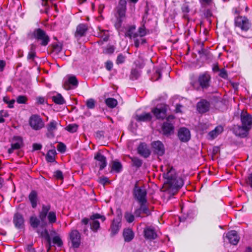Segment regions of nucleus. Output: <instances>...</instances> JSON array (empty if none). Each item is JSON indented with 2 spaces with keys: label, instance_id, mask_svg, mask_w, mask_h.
Masks as SVG:
<instances>
[{
  "label": "nucleus",
  "instance_id": "obj_1",
  "mask_svg": "<svg viewBox=\"0 0 252 252\" xmlns=\"http://www.w3.org/2000/svg\"><path fill=\"white\" fill-rule=\"evenodd\" d=\"M126 1L121 0L116 7V12L115 15L116 21L114 26L118 32L119 34H124L125 37L130 39L138 37V34L135 32L136 26L134 25L122 26V23L126 19Z\"/></svg>",
  "mask_w": 252,
  "mask_h": 252
},
{
  "label": "nucleus",
  "instance_id": "obj_2",
  "mask_svg": "<svg viewBox=\"0 0 252 252\" xmlns=\"http://www.w3.org/2000/svg\"><path fill=\"white\" fill-rule=\"evenodd\" d=\"M161 169L163 172V177L166 179L163 186L164 190L173 195L175 194L183 186V180L177 176L175 170L172 166L169 165L161 166Z\"/></svg>",
  "mask_w": 252,
  "mask_h": 252
},
{
  "label": "nucleus",
  "instance_id": "obj_3",
  "mask_svg": "<svg viewBox=\"0 0 252 252\" xmlns=\"http://www.w3.org/2000/svg\"><path fill=\"white\" fill-rule=\"evenodd\" d=\"M241 126H234L233 133L242 138L246 137L252 128V116L246 111H242L240 114Z\"/></svg>",
  "mask_w": 252,
  "mask_h": 252
},
{
  "label": "nucleus",
  "instance_id": "obj_4",
  "mask_svg": "<svg viewBox=\"0 0 252 252\" xmlns=\"http://www.w3.org/2000/svg\"><path fill=\"white\" fill-rule=\"evenodd\" d=\"M211 77L210 74L205 72L199 75L197 79L192 81L190 84L192 87L196 90L207 89L210 86Z\"/></svg>",
  "mask_w": 252,
  "mask_h": 252
},
{
  "label": "nucleus",
  "instance_id": "obj_5",
  "mask_svg": "<svg viewBox=\"0 0 252 252\" xmlns=\"http://www.w3.org/2000/svg\"><path fill=\"white\" fill-rule=\"evenodd\" d=\"M50 210V205H43L42 209L41 211L39 212V218L41 220L42 227H44L46 225V219L47 216L50 223L53 224L56 221L57 218L56 213L53 211L49 212Z\"/></svg>",
  "mask_w": 252,
  "mask_h": 252
},
{
  "label": "nucleus",
  "instance_id": "obj_6",
  "mask_svg": "<svg viewBox=\"0 0 252 252\" xmlns=\"http://www.w3.org/2000/svg\"><path fill=\"white\" fill-rule=\"evenodd\" d=\"M32 36L42 46H47L50 40L46 32L40 28L35 29L32 33Z\"/></svg>",
  "mask_w": 252,
  "mask_h": 252
},
{
  "label": "nucleus",
  "instance_id": "obj_7",
  "mask_svg": "<svg viewBox=\"0 0 252 252\" xmlns=\"http://www.w3.org/2000/svg\"><path fill=\"white\" fill-rule=\"evenodd\" d=\"M234 24L236 28L242 32H247L251 26L249 20L245 16H238L235 18Z\"/></svg>",
  "mask_w": 252,
  "mask_h": 252
},
{
  "label": "nucleus",
  "instance_id": "obj_8",
  "mask_svg": "<svg viewBox=\"0 0 252 252\" xmlns=\"http://www.w3.org/2000/svg\"><path fill=\"white\" fill-rule=\"evenodd\" d=\"M30 126L35 130H38L44 126V123L40 116L36 114L32 115L29 119Z\"/></svg>",
  "mask_w": 252,
  "mask_h": 252
},
{
  "label": "nucleus",
  "instance_id": "obj_9",
  "mask_svg": "<svg viewBox=\"0 0 252 252\" xmlns=\"http://www.w3.org/2000/svg\"><path fill=\"white\" fill-rule=\"evenodd\" d=\"M147 191L144 188L135 186L133 189V195L138 203L147 202Z\"/></svg>",
  "mask_w": 252,
  "mask_h": 252
},
{
  "label": "nucleus",
  "instance_id": "obj_10",
  "mask_svg": "<svg viewBox=\"0 0 252 252\" xmlns=\"http://www.w3.org/2000/svg\"><path fill=\"white\" fill-rule=\"evenodd\" d=\"M139 207L134 211V215L136 217H145L149 216L151 214V211L147 202L139 203Z\"/></svg>",
  "mask_w": 252,
  "mask_h": 252
},
{
  "label": "nucleus",
  "instance_id": "obj_11",
  "mask_svg": "<svg viewBox=\"0 0 252 252\" xmlns=\"http://www.w3.org/2000/svg\"><path fill=\"white\" fill-rule=\"evenodd\" d=\"M78 85V81L74 76H68L67 79L63 83V88L66 90L75 89Z\"/></svg>",
  "mask_w": 252,
  "mask_h": 252
},
{
  "label": "nucleus",
  "instance_id": "obj_12",
  "mask_svg": "<svg viewBox=\"0 0 252 252\" xmlns=\"http://www.w3.org/2000/svg\"><path fill=\"white\" fill-rule=\"evenodd\" d=\"M69 238L74 248H78L80 244V234L77 230H72L69 234Z\"/></svg>",
  "mask_w": 252,
  "mask_h": 252
},
{
  "label": "nucleus",
  "instance_id": "obj_13",
  "mask_svg": "<svg viewBox=\"0 0 252 252\" xmlns=\"http://www.w3.org/2000/svg\"><path fill=\"white\" fill-rule=\"evenodd\" d=\"M154 152L158 156H162L165 153L164 145L159 141H154L152 143Z\"/></svg>",
  "mask_w": 252,
  "mask_h": 252
},
{
  "label": "nucleus",
  "instance_id": "obj_14",
  "mask_svg": "<svg viewBox=\"0 0 252 252\" xmlns=\"http://www.w3.org/2000/svg\"><path fill=\"white\" fill-rule=\"evenodd\" d=\"M144 236L146 239L152 240L157 237V233L153 226H147L144 230Z\"/></svg>",
  "mask_w": 252,
  "mask_h": 252
},
{
  "label": "nucleus",
  "instance_id": "obj_15",
  "mask_svg": "<svg viewBox=\"0 0 252 252\" xmlns=\"http://www.w3.org/2000/svg\"><path fill=\"white\" fill-rule=\"evenodd\" d=\"M94 159L98 162V165L99 166V170H103L107 166V160L106 157L101 153H96L94 157Z\"/></svg>",
  "mask_w": 252,
  "mask_h": 252
},
{
  "label": "nucleus",
  "instance_id": "obj_16",
  "mask_svg": "<svg viewBox=\"0 0 252 252\" xmlns=\"http://www.w3.org/2000/svg\"><path fill=\"white\" fill-rule=\"evenodd\" d=\"M58 123L55 120H52L47 125V135L48 137L52 138L55 136V132L57 130Z\"/></svg>",
  "mask_w": 252,
  "mask_h": 252
},
{
  "label": "nucleus",
  "instance_id": "obj_17",
  "mask_svg": "<svg viewBox=\"0 0 252 252\" xmlns=\"http://www.w3.org/2000/svg\"><path fill=\"white\" fill-rule=\"evenodd\" d=\"M13 140V142L11 144V147L8 150V152L10 154H12L14 150L20 149L23 144L22 138L20 136H14Z\"/></svg>",
  "mask_w": 252,
  "mask_h": 252
},
{
  "label": "nucleus",
  "instance_id": "obj_18",
  "mask_svg": "<svg viewBox=\"0 0 252 252\" xmlns=\"http://www.w3.org/2000/svg\"><path fill=\"white\" fill-rule=\"evenodd\" d=\"M178 137L183 142L188 141L190 138L189 130L186 127L180 128L178 131Z\"/></svg>",
  "mask_w": 252,
  "mask_h": 252
},
{
  "label": "nucleus",
  "instance_id": "obj_19",
  "mask_svg": "<svg viewBox=\"0 0 252 252\" xmlns=\"http://www.w3.org/2000/svg\"><path fill=\"white\" fill-rule=\"evenodd\" d=\"M226 238L229 243L234 245H237L240 239L237 232L235 230L229 231L226 234Z\"/></svg>",
  "mask_w": 252,
  "mask_h": 252
},
{
  "label": "nucleus",
  "instance_id": "obj_20",
  "mask_svg": "<svg viewBox=\"0 0 252 252\" xmlns=\"http://www.w3.org/2000/svg\"><path fill=\"white\" fill-rule=\"evenodd\" d=\"M174 126L172 124L169 123L168 121L163 123L162 126V131L163 134L165 135H170L174 132Z\"/></svg>",
  "mask_w": 252,
  "mask_h": 252
},
{
  "label": "nucleus",
  "instance_id": "obj_21",
  "mask_svg": "<svg viewBox=\"0 0 252 252\" xmlns=\"http://www.w3.org/2000/svg\"><path fill=\"white\" fill-rule=\"evenodd\" d=\"M137 151L138 154L144 158L149 157L151 154L150 150L148 149L147 144L144 143L139 144Z\"/></svg>",
  "mask_w": 252,
  "mask_h": 252
},
{
  "label": "nucleus",
  "instance_id": "obj_22",
  "mask_svg": "<svg viewBox=\"0 0 252 252\" xmlns=\"http://www.w3.org/2000/svg\"><path fill=\"white\" fill-rule=\"evenodd\" d=\"M210 103L205 100H202L197 104V109L200 113H204L209 110Z\"/></svg>",
  "mask_w": 252,
  "mask_h": 252
},
{
  "label": "nucleus",
  "instance_id": "obj_23",
  "mask_svg": "<svg viewBox=\"0 0 252 252\" xmlns=\"http://www.w3.org/2000/svg\"><path fill=\"white\" fill-rule=\"evenodd\" d=\"M13 223L17 228H22L24 226V220L22 215L17 213L13 217Z\"/></svg>",
  "mask_w": 252,
  "mask_h": 252
},
{
  "label": "nucleus",
  "instance_id": "obj_24",
  "mask_svg": "<svg viewBox=\"0 0 252 252\" xmlns=\"http://www.w3.org/2000/svg\"><path fill=\"white\" fill-rule=\"evenodd\" d=\"M152 112L155 116L158 119H163L166 116V109L163 107H156L152 110Z\"/></svg>",
  "mask_w": 252,
  "mask_h": 252
},
{
  "label": "nucleus",
  "instance_id": "obj_25",
  "mask_svg": "<svg viewBox=\"0 0 252 252\" xmlns=\"http://www.w3.org/2000/svg\"><path fill=\"white\" fill-rule=\"evenodd\" d=\"M152 118V115L150 113H144L140 115H136L135 120L138 122H150Z\"/></svg>",
  "mask_w": 252,
  "mask_h": 252
},
{
  "label": "nucleus",
  "instance_id": "obj_26",
  "mask_svg": "<svg viewBox=\"0 0 252 252\" xmlns=\"http://www.w3.org/2000/svg\"><path fill=\"white\" fill-rule=\"evenodd\" d=\"M88 30V27L86 25L82 24L79 25L77 27L75 32V36L77 37H81L84 36Z\"/></svg>",
  "mask_w": 252,
  "mask_h": 252
},
{
  "label": "nucleus",
  "instance_id": "obj_27",
  "mask_svg": "<svg viewBox=\"0 0 252 252\" xmlns=\"http://www.w3.org/2000/svg\"><path fill=\"white\" fill-rule=\"evenodd\" d=\"M29 200L32 204V207L35 208L37 206V194L35 190H32L29 195Z\"/></svg>",
  "mask_w": 252,
  "mask_h": 252
},
{
  "label": "nucleus",
  "instance_id": "obj_28",
  "mask_svg": "<svg viewBox=\"0 0 252 252\" xmlns=\"http://www.w3.org/2000/svg\"><path fill=\"white\" fill-rule=\"evenodd\" d=\"M223 130V127L221 126H218L209 133V135L212 139H214L220 134Z\"/></svg>",
  "mask_w": 252,
  "mask_h": 252
},
{
  "label": "nucleus",
  "instance_id": "obj_29",
  "mask_svg": "<svg viewBox=\"0 0 252 252\" xmlns=\"http://www.w3.org/2000/svg\"><path fill=\"white\" fill-rule=\"evenodd\" d=\"M123 236L125 241L130 242L134 237V233L130 228L126 229L124 230Z\"/></svg>",
  "mask_w": 252,
  "mask_h": 252
},
{
  "label": "nucleus",
  "instance_id": "obj_30",
  "mask_svg": "<svg viewBox=\"0 0 252 252\" xmlns=\"http://www.w3.org/2000/svg\"><path fill=\"white\" fill-rule=\"evenodd\" d=\"M37 232L38 233L40 234V236L42 237H45L47 244V252H49L51 248V239L50 238V236L48 234L47 230L45 229L44 230H43L42 232H40L39 231H37Z\"/></svg>",
  "mask_w": 252,
  "mask_h": 252
},
{
  "label": "nucleus",
  "instance_id": "obj_31",
  "mask_svg": "<svg viewBox=\"0 0 252 252\" xmlns=\"http://www.w3.org/2000/svg\"><path fill=\"white\" fill-rule=\"evenodd\" d=\"M123 168L122 164L117 160L112 161L111 170L117 173L120 172Z\"/></svg>",
  "mask_w": 252,
  "mask_h": 252
},
{
  "label": "nucleus",
  "instance_id": "obj_32",
  "mask_svg": "<svg viewBox=\"0 0 252 252\" xmlns=\"http://www.w3.org/2000/svg\"><path fill=\"white\" fill-rule=\"evenodd\" d=\"M52 99L57 104L63 105L65 103L64 99L60 94H57L56 95L53 96Z\"/></svg>",
  "mask_w": 252,
  "mask_h": 252
},
{
  "label": "nucleus",
  "instance_id": "obj_33",
  "mask_svg": "<svg viewBox=\"0 0 252 252\" xmlns=\"http://www.w3.org/2000/svg\"><path fill=\"white\" fill-rule=\"evenodd\" d=\"M120 226V222H116L114 220L113 221L110 228L111 233L112 236L116 234L118 232Z\"/></svg>",
  "mask_w": 252,
  "mask_h": 252
},
{
  "label": "nucleus",
  "instance_id": "obj_34",
  "mask_svg": "<svg viewBox=\"0 0 252 252\" xmlns=\"http://www.w3.org/2000/svg\"><path fill=\"white\" fill-rule=\"evenodd\" d=\"M30 222L31 225L33 228H37L41 224V220L35 216H32L30 218Z\"/></svg>",
  "mask_w": 252,
  "mask_h": 252
},
{
  "label": "nucleus",
  "instance_id": "obj_35",
  "mask_svg": "<svg viewBox=\"0 0 252 252\" xmlns=\"http://www.w3.org/2000/svg\"><path fill=\"white\" fill-rule=\"evenodd\" d=\"M56 152L55 150H49L46 156V159L49 162H53L55 160V157Z\"/></svg>",
  "mask_w": 252,
  "mask_h": 252
},
{
  "label": "nucleus",
  "instance_id": "obj_36",
  "mask_svg": "<svg viewBox=\"0 0 252 252\" xmlns=\"http://www.w3.org/2000/svg\"><path fill=\"white\" fill-rule=\"evenodd\" d=\"M98 32V36L103 39V41H106L109 38V34L108 31L100 30Z\"/></svg>",
  "mask_w": 252,
  "mask_h": 252
},
{
  "label": "nucleus",
  "instance_id": "obj_37",
  "mask_svg": "<svg viewBox=\"0 0 252 252\" xmlns=\"http://www.w3.org/2000/svg\"><path fill=\"white\" fill-rule=\"evenodd\" d=\"M90 223L91 229L94 232H96L100 228V223L98 220H91Z\"/></svg>",
  "mask_w": 252,
  "mask_h": 252
},
{
  "label": "nucleus",
  "instance_id": "obj_38",
  "mask_svg": "<svg viewBox=\"0 0 252 252\" xmlns=\"http://www.w3.org/2000/svg\"><path fill=\"white\" fill-rule=\"evenodd\" d=\"M106 104L110 108L115 107L117 104V101L113 98H108L105 99Z\"/></svg>",
  "mask_w": 252,
  "mask_h": 252
},
{
  "label": "nucleus",
  "instance_id": "obj_39",
  "mask_svg": "<svg viewBox=\"0 0 252 252\" xmlns=\"http://www.w3.org/2000/svg\"><path fill=\"white\" fill-rule=\"evenodd\" d=\"M134 40V46L138 48L140 45H142L146 42V40L142 36H138V37L133 38Z\"/></svg>",
  "mask_w": 252,
  "mask_h": 252
},
{
  "label": "nucleus",
  "instance_id": "obj_40",
  "mask_svg": "<svg viewBox=\"0 0 252 252\" xmlns=\"http://www.w3.org/2000/svg\"><path fill=\"white\" fill-rule=\"evenodd\" d=\"M182 11L183 13H184V14L183 15V18L186 19H189V16L188 15V13L189 11V5L187 3H184L183 4L182 6Z\"/></svg>",
  "mask_w": 252,
  "mask_h": 252
},
{
  "label": "nucleus",
  "instance_id": "obj_41",
  "mask_svg": "<svg viewBox=\"0 0 252 252\" xmlns=\"http://www.w3.org/2000/svg\"><path fill=\"white\" fill-rule=\"evenodd\" d=\"M140 75V71L137 69H132L131 71L130 78L132 80H136Z\"/></svg>",
  "mask_w": 252,
  "mask_h": 252
},
{
  "label": "nucleus",
  "instance_id": "obj_42",
  "mask_svg": "<svg viewBox=\"0 0 252 252\" xmlns=\"http://www.w3.org/2000/svg\"><path fill=\"white\" fill-rule=\"evenodd\" d=\"M131 161L132 162V165L139 168L141 166L142 164V161L138 158L133 157L130 158Z\"/></svg>",
  "mask_w": 252,
  "mask_h": 252
},
{
  "label": "nucleus",
  "instance_id": "obj_43",
  "mask_svg": "<svg viewBox=\"0 0 252 252\" xmlns=\"http://www.w3.org/2000/svg\"><path fill=\"white\" fill-rule=\"evenodd\" d=\"M96 102L93 98H90L87 100L86 105L89 109H93L95 106Z\"/></svg>",
  "mask_w": 252,
  "mask_h": 252
},
{
  "label": "nucleus",
  "instance_id": "obj_44",
  "mask_svg": "<svg viewBox=\"0 0 252 252\" xmlns=\"http://www.w3.org/2000/svg\"><path fill=\"white\" fill-rule=\"evenodd\" d=\"M96 219H100L103 222L106 220V218L104 216H102L97 213L94 214L90 217V220H97Z\"/></svg>",
  "mask_w": 252,
  "mask_h": 252
},
{
  "label": "nucleus",
  "instance_id": "obj_45",
  "mask_svg": "<svg viewBox=\"0 0 252 252\" xmlns=\"http://www.w3.org/2000/svg\"><path fill=\"white\" fill-rule=\"evenodd\" d=\"M78 129V126L76 124H70L66 127V129L70 132H75Z\"/></svg>",
  "mask_w": 252,
  "mask_h": 252
},
{
  "label": "nucleus",
  "instance_id": "obj_46",
  "mask_svg": "<svg viewBox=\"0 0 252 252\" xmlns=\"http://www.w3.org/2000/svg\"><path fill=\"white\" fill-rule=\"evenodd\" d=\"M125 218L128 223H131L134 220V216L130 213L126 212L125 214Z\"/></svg>",
  "mask_w": 252,
  "mask_h": 252
},
{
  "label": "nucleus",
  "instance_id": "obj_47",
  "mask_svg": "<svg viewBox=\"0 0 252 252\" xmlns=\"http://www.w3.org/2000/svg\"><path fill=\"white\" fill-rule=\"evenodd\" d=\"M3 99V101L8 104L9 108H12L14 107V104L15 102L14 99L9 100L8 97H4Z\"/></svg>",
  "mask_w": 252,
  "mask_h": 252
},
{
  "label": "nucleus",
  "instance_id": "obj_48",
  "mask_svg": "<svg viewBox=\"0 0 252 252\" xmlns=\"http://www.w3.org/2000/svg\"><path fill=\"white\" fill-rule=\"evenodd\" d=\"M27 100L28 98L25 95H19L16 99L17 102L19 104H26Z\"/></svg>",
  "mask_w": 252,
  "mask_h": 252
},
{
  "label": "nucleus",
  "instance_id": "obj_49",
  "mask_svg": "<svg viewBox=\"0 0 252 252\" xmlns=\"http://www.w3.org/2000/svg\"><path fill=\"white\" fill-rule=\"evenodd\" d=\"M126 59V56L123 55L122 54H120L117 57L116 60V63L118 64L123 63L125 62Z\"/></svg>",
  "mask_w": 252,
  "mask_h": 252
},
{
  "label": "nucleus",
  "instance_id": "obj_50",
  "mask_svg": "<svg viewBox=\"0 0 252 252\" xmlns=\"http://www.w3.org/2000/svg\"><path fill=\"white\" fill-rule=\"evenodd\" d=\"M138 36L143 37L147 34L146 29L144 25L139 27L138 31Z\"/></svg>",
  "mask_w": 252,
  "mask_h": 252
},
{
  "label": "nucleus",
  "instance_id": "obj_51",
  "mask_svg": "<svg viewBox=\"0 0 252 252\" xmlns=\"http://www.w3.org/2000/svg\"><path fill=\"white\" fill-rule=\"evenodd\" d=\"M53 243L57 245L58 247H61L63 245V242L61 238L58 236H56L53 238Z\"/></svg>",
  "mask_w": 252,
  "mask_h": 252
},
{
  "label": "nucleus",
  "instance_id": "obj_52",
  "mask_svg": "<svg viewBox=\"0 0 252 252\" xmlns=\"http://www.w3.org/2000/svg\"><path fill=\"white\" fill-rule=\"evenodd\" d=\"M54 176L58 180H63V172L60 170L55 171Z\"/></svg>",
  "mask_w": 252,
  "mask_h": 252
},
{
  "label": "nucleus",
  "instance_id": "obj_53",
  "mask_svg": "<svg viewBox=\"0 0 252 252\" xmlns=\"http://www.w3.org/2000/svg\"><path fill=\"white\" fill-rule=\"evenodd\" d=\"M57 150L58 151L60 152L61 153H64V152H65V150H66V146L63 143H60L58 145Z\"/></svg>",
  "mask_w": 252,
  "mask_h": 252
},
{
  "label": "nucleus",
  "instance_id": "obj_54",
  "mask_svg": "<svg viewBox=\"0 0 252 252\" xmlns=\"http://www.w3.org/2000/svg\"><path fill=\"white\" fill-rule=\"evenodd\" d=\"M219 72H220V73L219 74V75L220 77H221L223 79H226L227 78V73L224 68L220 69V70Z\"/></svg>",
  "mask_w": 252,
  "mask_h": 252
},
{
  "label": "nucleus",
  "instance_id": "obj_55",
  "mask_svg": "<svg viewBox=\"0 0 252 252\" xmlns=\"http://www.w3.org/2000/svg\"><path fill=\"white\" fill-rule=\"evenodd\" d=\"M213 0H200V2L202 6L206 7L211 5L213 2Z\"/></svg>",
  "mask_w": 252,
  "mask_h": 252
},
{
  "label": "nucleus",
  "instance_id": "obj_56",
  "mask_svg": "<svg viewBox=\"0 0 252 252\" xmlns=\"http://www.w3.org/2000/svg\"><path fill=\"white\" fill-rule=\"evenodd\" d=\"M246 183L247 185L250 186L252 188V173L250 174L246 179Z\"/></svg>",
  "mask_w": 252,
  "mask_h": 252
},
{
  "label": "nucleus",
  "instance_id": "obj_57",
  "mask_svg": "<svg viewBox=\"0 0 252 252\" xmlns=\"http://www.w3.org/2000/svg\"><path fill=\"white\" fill-rule=\"evenodd\" d=\"M36 56V52H29L27 58L28 60L33 61Z\"/></svg>",
  "mask_w": 252,
  "mask_h": 252
},
{
  "label": "nucleus",
  "instance_id": "obj_58",
  "mask_svg": "<svg viewBox=\"0 0 252 252\" xmlns=\"http://www.w3.org/2000/svg\"><path fill=\"white\" fill-rule=\"evenodd\" d=\"M115 51V48L113 46H110L108 47L105 50V52L107 54H112Z\"/></svg>",
  "mask_w": 252,
  "mask_h": 252
},
{
  "label": "nucleus",
  "instance_id": "obj_59",
  "mask_svg": "<svg viewBox=\"0 0 252 252\" xmlns=\"http://www.w3.org/2000/svg\"><path fill=\"white\" fill-rule=\"evenodd\" d=\"M105 67L108 70H111L113 67V63H112V62H106L105 63Z\"/></svg>",
  "mask_w": 252,
  "mask_h": 252
},
{
  "label": "nucleus",
  "instance_id": "obj_60",
  "mask_svg": "<svg viewBox=\"0 0 252 252\" xmlns=\"http://www.w3.org/2000/svg\"><path fill=\"white\" fill-rule=\"evenodd\" d=\"M5 65V62L3 60H0V72L3 71Z\"/></svg>",
  "mask_w": 252,
  "mask_h": 252
},
{
  "label": "nucleus",
  "instance_id": "obj_61",
  "mask_svg": "<svg viewBox=\"0 0 252 252\" xmlns=\"http://www.w3.org/2000/svg\"><path fill=\"white\" fill-rule=\"evenodd\" d=\"M155 77H156V80H158L161 78V74L160 70L159 69L156 70L155 73Z\"/></svg>",
  "mask_w": 252,
  "mask_h": 252
},
{
  "label": "nucleus",
  "instance_id": "obj_62",
  "mask_svg": "<svg viewBox=\"0 0 252 252\" xmlns=\"http://www.w3.org/2000/svg\"><path fill=\"white\" fill-rule=\"evenodd\" d=\"M33 150L35 151V150H39L41 149L42 148V146L41 145L39 144H37V143H34L33 144Z\"/></svg>",
  "mask_w": 252,
  "mask_h": 252
},
{
  "label": "nucleus",
  "instance_id": "obj_63",
  "mask_svg": "<svg viewBox=\"0 0 252 252\" xmlns=\"http://www.w3.org/2000/svg\"><path fill=\"white\" fill-rule=\"evenodd\" d=\"M36 45L33 43L31 44L30 46L29 52H36Z\"/></svg>",
  "mask_w": 252,
  "mask_h": 252
},
{
  "label": "nucleus",
  "instance_id": "obj_64",
  "mask_svg": "<svg viewBox=\"0 0 252 252\" xmlns=\"http://www.w3.org/2000/svg\"><path fill=\"white\" fill-rule=\"evenodd\" d=\"M45 98L42 97H38L37 98V102L40 104H43L45 103Z\"/></svg>",
  "mask_w": 252,
  "mask_h": 252
}]
</instances>
